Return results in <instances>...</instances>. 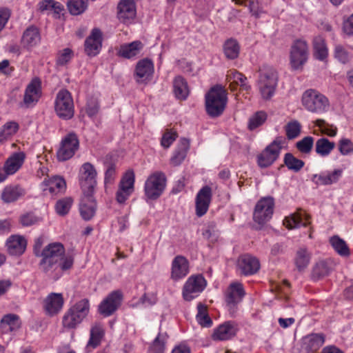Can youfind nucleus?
I'll use <instances>...</instances> for the list:
<instances>
[{
  "label": "nucleus",
  "mask_w": 353,
  "mask_h": 353,
  "mask_svg": "<svg viewBox=\"0 0 353 353\" xmlns=\"http://www.w3.org/2000/svg\"><path fill=\"white\" fill-rule=\"evenodd\" d=\"M238 267L242 274L249 275L256 273L259 270L260 265L258 259L255 257L244 254L239 257Z\"/></svg>",
  "instance_id": "nucleus-31"
},
{
  "label": "nucleus",
  "mask_w": 353,
  "mask_h": 353,
  "mask_svg": "<svg viewBox=\"0 0 353 353\" xmlns=\"http://www.w3.org/2000/svg\"><path fill=\"white\" fill-rule=\"evenodd\" d=\"M64 300L62 294L52 292L43 301V309L49 316L57 314L63 308Z\"/></svg>",
  "instance_id": "nucleus-25"
},
{
  "label": "nucleus",
  "mask_w": 353,
  "mask_h": 353,
  "mask_svg": "<svg viewBox=\"0 0 353 353\" xmlns=\"http://www.w3.org/2000/svg\"><path fill=\"white\" fill-rule=\"evenodd\" d=\"M41 42V34L39 29L31 26L28 28L21 39V46L26 50H31L37 46Z\"/></svg>",
  "instance_id": "nucleus-30"
},
{
  "label": "nucleus",
  "mask_w": 353,
  "mask_h": 353,
  "mask_svg": "<svg viewBox=\"0 0 353 353\" xmlns=\"http://www.w3.org/2000/svg\"><path fill=\"white\" fill-rule=\"evenodd\" d=\"M74 259L72 256L63 254L58 264L53 269L57 270L59 268L61 270H67L72 268Z\"/></svg>",
  "instance_id": "nucleus-64"
},
{
  "label": "nucleus",
  "mask_w": 353,
  "mask_h": 353,
  "mask_svg": "<svg viewBox=\"0 0 353 353\" xmlns=\"http://www.w3.org/2000/svg\"><path fill=\"white\" fill-rule=\"evenodd\" d=\"M173 90L175 97L180 100H185L190 92L186 81L181 76L174 79Z\"/></svg>",
  "instance_id": "nucleus-42"
},
{
  "label": "nucleus",
  "mask_w": 353,
  "mask_h": 353,
  "mask_svg": "<svg viewBox=\"0 0 353 353\" xmlns=\"http://www.w3.org/2000/svg\"><path fill=\"white\" fill-rule=\"evenodd\" d=\"M330 243L334 250L341 256H346L350 255V249L345 241L339 236H333L330 239Z\"/></svg>",
  "instance_id": "nucleus-48"
},
{
  "label": "nucleus",
  "mask_w": 353,
  "mask_h": 353,
  "mask_svg": "<svg viewBox=\"0 0 353 353\" xmlns=\"http://www.w3.org/2000/svg\"><path fill=\"white\" fill-rule=\"evenodd\" d=\"M143 48V44L140 41H134L121 45L119 49V56L130 59L136 58Z\"/></svg>",
  "instance_id": "nucleus-33"
},
{
  "label": "nucleus",
  "mask_w": 353,
  "mask_h": 353,
  "mask_svg": "<svg viewBox=\"0 0 353 353\" xmlns=\"http://www.w3.org/2000/svg\"><path fill=\"white\" fill-rule=\"evenodd\" d=\"M312 254L305 248H301L296 252L294 262L299 271H303L310 263Z\"/></svg>",
  "instance_id": "nucleus-38"
},
{
  "label": "nucleus",
  "mask_w": 353,
  "mask_h": 353,
  "mask_svg": "<svg viewBox=\"0 0 353 353\" xmlns=\"http://www.w3.org/2000/svg\"><path fill=\"white\" fill-rule=\"evenodd\" d=\"M40 221L41 219L30 212L23 213L19 217V222L23 228L32 226Z\"/></svg>",
  "instance_id": "nucleus-53"
},
{
  "label": "nucleus",
  "mask_w": 353,
  "mask_h": 353,
  "mask_svg": "<svg viewBox=\"0 0 353 353\" xmlns=\"http://www.w3.org/2000/svg\"><path fill=\"white\" fill-rule=\"evenodd\" d=\"M309 48L305 41L296 40L291 46L290 51V63L292 68L299 70L307 61Z\"/></svg>",
  "instance_id": "nucleus-9"
},
{
  "label": "nucleus",
  "mask_w": 353,
  "mask_h": 353,
  "mask_svg": "<svg viewBox=\"0 0 353 353\" xmlns=\"http://www.w3.org/2000/svg\"><path fill=\"white\" fill-rule=\"evenodd\" d=\"M343 175L342 169L325 170L311 176V181L316 185H330L336 183Z\"/></svg>",
  "instance_id": "nucleus-21"
},
{
  "label": "nucleus",
  "mask_w": 353,
  "mask_h": 353,
  "mask_svg": "<svg viewBox=\"0 0 353 353\" xmlns=\"http://www.w3.org/2000/svg\"><path fill=\"white\" fill-rule=\"evenodd\" d=\"M154 66L152 60L145 58L139 61L134 70V79L139 83L146 84L152 80Z\"/></svg>",
  "instance_id": "nucleus-17"
},
{
  "label": "nucleus",
  "mask_w": 353,
  "mask_h": 353,
  "mask_svg": "<svg viewBox=\"0 0 353 353\" xmlns=\"http://www.w3.org/2000/svg\"><path fill=\"white\" fill-rule=\"evenodd\" d=\"M324 342L325 337L322 334H311L305 336L303 339V346L308 352L318 350Z\"/></svg>",
  "instance_id": "nucleus-37"
},
{
  "label": "nucleus",
  "mask_w": 353,
  "mask_h": 353,
  "mask_svg": "<svg viewBox=\"0 0 353 353\" xmlns=\"http://www.w3.org/2000/svg\"><path fill=\"white\" fill-rule=\"evenodd\" d=\"M274 201L270 196L261 198L256 204L253 212V220L260 225L269 221L273 215Z\"/></svg>",
  "instance_id": "nucleus-10"
},
{
  "label": "nucleus",
  "mask_w": 353,
  "mask_h": 353,
  "mask_svg": "<svg viewBox=\"0 0 353 353\" xmlns=\"http://www.w3.org/2000/svg\"><path fill=\"white\" fill-rule=\"evenodd\" d=\"M79 210L83 219L87 221L91 219L96 210V202L93 197L90 195L83 196L80 203Z\"/></svg>",
  "instance_id": "nucleus-34"
},
{
  "label": "nucleus",
  "mask_w": 353,
  "mask_h": 353,
  "mask_svg": "<svg viewBox=\"0 0 353 353\" xmlns=\"http://www.w3.org/2000/svg\"><path fill=\"white\" fill-rule=\"evenodd\" d=\"M223 52L228 59H235L239 57L240 46L236 40L230 39L225 42Z\"/></svg>",
  "instance_id": "nucleus-46"
},
{
  "label": "nucleus",
  "mask_w": 353,
  "mask_h": 353,
  "mask_svg": "<svg viewBox=\"0 0 353 353\" xmlns=\"http://www.w3.org/2000/svg\"><path fill=\"white\" fill-rule=\"evenodd\" d=\"M103 334L104 332L101 325L96 323L92 325L90 330V339L86 345L87 350L90 351L97 347L100 344Z\"/></svg>",
  "instance_id": "nucleus-41"
},
{
  "label": "nucleus",
  "mask_w": 353,
  "mask_h": 353,
  "mask_svg": "<svg viewBox=\"0 0 353 353\" xmlns=\"http://www.w3.org/2000/svg\"><path fill=\"white\" fill-rule=\"evenodd\" d=\"M245 294L243 285L239 282L230 284L224 293L225 301L229 313L233 316Z\"/></svg>",
  "instance_id": "nucleus-11"
},
{
  "label": "nucleus",
  "mask_w": 353,
  "mask_h": 353,
  "mask_svg": "<svg viewBox=\"0 0 353 353\" xmlns=\"http://www.w3.org/2000/svg\"><path fill=\"white\" fill-rule=\"evenodd\" d=\"M334 57L339 61L345 63L350 59V54L344 46L339 44L334 48Z\"/></svg>",
  "instance_id": "nucleus-62"
},
{
  "label": "nucleus",
  "mask_w": 353,
  "mask_h": 353,
  "mask_svg": "<svg viewBox=\"0 0 353 353\" xmlns=\"http://www.w3.org/2000/svg\"><path fill=\"white\" fill-rule=\"evenodd\" d=\"M212 198V190L209 186L203 187L195 199L196 214L201 217L208 211Z\"/></svg>",
  "instance_id": "nucleus-24"
},
{
  "label": "nucleus",
  "mask_w": 353,
  "mask_h": 353,
  "mask_svg": "<svg viewBox=\"0 0 353 353\" xmlns=\"http://www.w3.org/2000/svg\"><path fill=\"white\" fill-rule=\"evenodd\" d=\"M134 0H121L118 5V17L123 23H130L136 17Z\"/></svg>",
  "instance_id": "nucleus-29"
},
{
  "label": "nucleus",
  "mask_w": 353,
  "mask_h": 353,
  "mask_svg": "<svg viewBox=\"0 0 353 353\" xmlns=\"http://www.w3.org/2000/svg\"><path fill=\"white\" fill-rule=\"evenodd\" d=\"M189 148V141L186 139H182L180 141L179 145L170 159V163L174 166L179 165L185 159Z\"/></svg>",
  "instance_id": "nucleus-39"
},
{
  "label": "nucleus",
  "mask_w": 353,
  "mask_h": 353,
  "mask_svg": "<svg viewBox=\"0 0 353 353\" xmlns=\"http://www.w3.org/2000/svg\"><path fill=\"white\" fill-rule=\"evenodd\" d=\"M41 188L45 195L54 196L64 192L66 183L62 177L55 176L45 179L41 184Z\"/></svg>",
  "instance_id": "nucleus-20"
},
{
  "label": "nucleus",
  "mask_w": 353,
  "mask_h": 353,
  "mask_svg": "<svg viewBox=\"0 0 353 353\" xmlns=\"http://www.w3.org/2000/svg\"><path fill=\"white\" fill-rule=\"evenodd\" d=\"M314 141V139L312 137H305L296 143V148L301 152L308 154L312 149Z\"/></svg>",
  "instance_id": "nucleus-60"
},
{
  "label": "nucleus",
  "mask_w": 353,
  "mask_h": 353,
  "mask_svg": "<svg viewBox=\"0 0 353 353\" xmlns=\"http://www.w3.org/2000/svg\"><path fill=\"white\" fill-rule=\"evenodd\" d=\"M41 81L35 77L28 84L23 96V103L26 107L34 105L41 97Z\"/></svg>",
  "instance_id": "nucleus-18"
},
{
  "label": "nucleus",
  "mask_w": 353,
  "mask_h": 353,
  "mask_svg": "<svg viewBox=\"0 0 353 353\" xmlns=\"http://www.w3.org/2000/svg\"><path fill=\"white\" fill-rule=\"evenodd\" d=\"M196 319L199 324L203 327H210L212 324V321L208 314L207 306L202 303L197 304V314Z\"/></svg>",
  "instance_id": "nucleus-47"
},
{
  "label": "nucleus",
  "mask_w": 353,
  "mask_h": 353,
  "mask_svg": "<svg viewBox=\"0 0 353 353\" xmlns=\"http://www.w3.org/2000/svg\"><path fill=\"white\" fill-rule=\"evenodd\" d=\"M99 94L95 93L92 95H88L86 99V103L82 111L84 112L90 118H94L98 114L99 105Z\"/></svg>",
  "instance_id": "nucleus-40"
},
{
  "label": "nucleus",
  "mask_w": 353,
  "mask_h": 353,
  "mask_svg": "<svg viewBox=\"0 0 353 353\" xmlns=\"http://www.w3.org/2000/svg\"><path fill=\"white\" fill-rule=\"evenodd\" d=\"M205 108L212 117L220 116L224 111L227 101V92L221 85L212 87L205 94Z\"/></svg>",
  "instance_id": "nucleus-1"
},
{
  "label": "nucleus",
  "mask_w": 353,
  "mask_h": 353,
  "mask_svg": "<svg viewBox=\"0 0 353 353\" xmlns=\"http://www.w3.org/2000/svg\"><path fill=\"white\" fill-rule=\"evenodd\" d=\"M20 326L19 317L16 314H10L4 316L1 321L0 327L3 332H12Z\"/></svg>",
  "instance_id": "nucleus-44"
},
{
  "label": "nucleus",
  "mask_w": 353,
  "mask_h": 353,
  "mask_svg": "<svg viewBox=\"0 0 353 353\" xmlns=\"http://www.w3.org/2000/svg\"><path fill=\"white\" fill-rule=\"evenodd\" d=\"M26 154L19 151L12 153L0 168V183L4 182L9 176L14 174L23 165Z\"/></svg>",
  "instance_id": "nucleus-13"
},
{
  "label": "nucleus",
  "mask_w": 353,
  "mask_h": 353,
  "mask_svg": "<svg viewBox=\"0 0 353 353\" xmlns=\"http://www.w3.org/2000/svg\"><path fill=\"white\" fill-rule=\"evenodd\" d=\"M168 335L165 333H159L149 347V353H163Z\"/></svg>",
  "instance_id": "nucleus-49"
},
{
  "label": "nucleus",
  "mask_w": 353,
  "mask_h": 353,
  "mask_svg": "<svg viewBox=\"0 0 353 353\" xmlns=\"http://www.w3.org/2000/svg\"><path fill=\"white\" fill-rule=\"evenodd\" d=\"M88 0H69L68 8L70 12L73 15H78L83 13L87 8Z\"/></svg>",
  "instance_id": "nucleus-52"
},
{
  "label": "nucleus",
  "mask_w": 353,
  "mask_h": 353,
  "mask_svg": "<svg viewBox=\"0 0 353 353\" xmlns=\"http://www.w3.org/2000/svg\"><path fill=\"white\" fill-rule=\"evenodd\" d=\"M73 201L70 197H66L59 200L55 205L56 212L58 214L63 216L68 213Z\"/></svg>",
  "instance_id": "nucleus-54"
},
{
  "label": "nucleus",
  "mask_w": 353,
  "mask_h": 353,
  "mask_svg": "<svg viewBox=\"0 0 353 353\" xmlns=\"http://www.w3.org/2000/svg\"><path fill=\"white\" fill-rule=\"evenodd\" d=\"M226 80L232 88L234 85H236L240 86L243 90L248 91L250 89L247 78L237 70H228L226 74Z\"/></svg>",
  "instance_id": "nucleus-36"
},
{
  "label": "nucleus",
  "mask_w": 353,
  "mask_h": 353,
  "mask_svg": "<svg viewBox=\"0 0 353 353\" xmlns=\"http://www.w3.org/2000/svg\"><path fill=\"white\" fill-rule=\"evenodd\" d=\"M314 56L321 61H325L328 57V48L325 38L321 35L316 36L312 41Z\"/></svg>",
  "instance_id": "nucleus-35"
},
{
  "label": "nucleus",
  "mask_w": 353,
  "mask_h": 353,
  "mask_svg": "<svg viewBox=\"0 0 353 353\" xmlns=\"http://www.w3.org/2000/svg\"><path fill=\"white\" fill-rule=\"evenodd\" d=\"M65 254V248L61 243H51L46 246L41 252L42 259L40 262L41 268L49 272L57 265Z\"/></svg>",
  "instance_id": "nucleus-4"
},
{
  "label": "nucleus",
  "mask_w": 353,
  "mask_h": 353,
  "mask_svg": "<svg viewBox=\"0 0 353 353\" xmlns=\"http://www.w3.org/2000/svg\"><path fill=\"white\" fill-rule=\"evenodd\" d=\"M284 130L288 139H294L299 136L301 131V125L297 120H292L287 123Z\"/></svg>",
  "instance_id": "nucleus-51"
},
{
  "label": "nucleus",
  "mask_w": 353,
  "mask_h": 353,
  "mask_svg": "<svg viewBox=\"0 0 353 353\" xmlns=\"http://www.w3.org/2000/svg\"><path fill=\"white\" fill-rule=\"evenodd\" d=\"M19 130V125L14 121L7 122L0 129V143L6 141L7 139L14 135Z\"/></svg>",
  "instance_id": "nucleus-50"
},
{
  "label": "nucleus",
  "mask_w": 353,
  "mask_h": 353,
  "mask_svg": "<svg viewBox=\"0 0 353 353\" xmlns=\"http://www.w3.org/2000/svg\"><path fill=\"white\" fill-rule=\"evenodd\" d=\"M79 148V140L74 134H69L61 141L57 156L59 161H64L73 157Z\"/></svg>",
  "instance_id": "nucleus-15"
},
{
  "label": "nucleus",
  "mask_w": 353,
  "mask_h": 353,
  "mask_svg": "<svg viewBox=\"0 0 353 353\" xmlns=\"http://www.w3.org/2000/svg\"><path fill=\"white\" fill-rule=\"evenodd\" d=\"M189 262L188 259L181 255L174 258L171 265V279L174 281H179L183 279L189 273Z\"/></svg>",
  "instance_id": "nucleus-26"
},
{
  "label": "nucleus",
  "mask_w": 353,
  "mask_h": 353,
  "mask_svg": "<svg viewBox=\"0 0 353 353\" xmlns=\"http://www.w3.org/2000/svg\"><path fill=\"white\" fill-rule=\"evenodd\" d=\"M284 139L283 137H276L269 144L257 157V163L261 168L270 166L279 157Z\"/></svg>",
  "instance_id": "nucleus-8"
},
{
  "label": "nucleus",
  "mask_w": 353,
  "mask_h": 353,
  "mask_svg": "<svg viewBox=\"0 0 353 353\" xmlns=\"http://www.w3.org/2000/svg\"><path fill=\"white\" fill-rule=\"evenodd\" d=\"M277 81L278 75L274 69L268 68L261 72L258 81V86L263 99H269L274 95Z\"/></svg>",
  "instance_id": "nucleus-7"
},
{
  "label": "nucleus",
  "mask_w": 353,
  "mask_h": 353,
  "mask_svg": "<svg viewBox=\"0 0 353 353\" xmlns=\"http://www.w3.org/2000/svg\"><path fill=\"white\" fill-rule=\"evenodd\" d=\"M116 166L114 163H108L105 165V185L112 184L116 179Z\"/></svg>",
  "instance_id": "nucleus-63"
},
{
  "label": "nucleus",
  "mask_w": 353,
  "mask_h": 353,
  "mask_svg": "<svg viewBox=\"0 0 353 353\" xmlns=\"http://www.w3.org/2000/svg\"><path fill=\"white\" fill-rule=\"evenodd\" d=\"M26 194V190L19 184H9L1 190L0 199L3 203L10 204L22 199Z\"/></svg>",
  "instance_id": "nucleus-19"
},
{
  "label": "nucleus",
  "mask_w": 353,
  "mask_h": 353,
  "mask_svg": "<svg viewBox=\"0 0 353 353\" xmlns=\"http://www.w3.org/2000/svg\"><path fill=\"white\" fill-rule=\"evenodd\" d=\"M102 35L99 29H94L85 41V50L89 56H96L101 49Z\"/></svg>",
  "instance_id": "nucleus-28"
},
{
  "label": "nucleus",
  "mask_w": 353,
  "mask_h": 353,
  "mask_svg": "<svg viewBox=\"0 0 353 353\" xmlns=\"http://www.w3.org/2000/svg\"><path fill=\"white\" fill-rule=\"evenodd\" d=\"M134 173L132 170L127 171L121 179L116 193V199L119 203H124L134 190Z\"/></svg>",
  "instance_id": "nucleus-14"
},
{
  "label": "nucleus",
  "mask_w": 353,
  "mask_h": 353,
  "mask_svg": "<svg viewBox=\"0 0 353 353\" xmlns=\"http://www.w3.org/2000/svg\"><path fill=\"white\" fill-rule=\"evenodd\" d=\"M330 268L326 261L318 262L313 268L312 275L315 279H320L329 274Z\"/></svg>",
  "instance_id": "nucleus-59"
},
{
  "label": "nucleus",
  "mask_w": 353,
  "mask_h": 353,
  "mask_svg": "<svg viewBox=\"0 0 353 353\" xmlns=\"http://www.w3.org/2000/svg\"><path fill=\"white\" fill-rule=\"evenodd\" d=\"M27 244V239L20 234H12L6 241V247L8 254L17 256H21L25 252Z\"/></svg>",
  "instance_id": "nucleus-22"
},
{
  "label": "nucleus",
  "mask_w": 353,
  "mask_h": 353,
  "mask_svg": "<svg viewBox=\"0 0 353 353\" xmlns=\"http://www.w3.org/2000/svg\"><path fill=\"white\" fill-rule=\"evenodd\" d=\"M122 299L123 294L121 291H113L99 304V312L104 316H110L120 306Z\"/></svg>",
  "instance_id": "nucleus-16"
},
{
  "label": "nucleus",
  "mask_w": 353,
  "mask_h": 353,
  "mask_svg": "<svg viewBox=\"0 0 353 353\" xmlns=\"http://www.w3.org/2000/svg\"><path fill=\"white\" fill-rule=\"evenodd\" d=\"M207 281L201 274L190 276L183 288V297L185 301H190L196 298L206 288Z\"/></svg>",
  "instance_id": "nucleus-12"
},
{
  "label": "nucleus",
  "mask_w": 353,
  "mask_h": 353,
  "mask_svg": "<svg viewBox=\"0 0 353 353\" xmlns=\"http://www.w3.org/2000/svg\"><path fill=\"white\" fill-rule=\"evenodd\" d=\"M284 161L286 166L290 169L296 172L300 170L304 165L302 160L295 158L292 154L287 153L285 155Z\"/></svg>",
  "instance_id": "nucleus-56"
},
{
  "label": "nucleus",
  "mask_w": 353,
  "mask_h": 353,
  "mask_svg": "<svg viewBox=\"0 0 353 353\" xmlns=\"http://www.w3.org/2000/svg\"><path fill=\"white\" fill-rule=\"evenodd\" d=\"M266 119L267 115L265 112L263 111L257 112L249 119V129L251 130L256 129L259 126L261 125L265 121Z\"/></svg>",
  "instance_id": "nucleus-58"
},
{
  "label": "nucleus",
  "mask_w": 353,
  "mask_h": 353,
  "mask_svg": "<svg viewBox=\"0 0 353 353\" xmlns=\"http://www.w3.org/2000/svg\"><path fill=\"white\" fill-rule=\"evenodd\" d=\"M54 110L59 117L70 119L74 116V103L69 91L62 89L59 91L54 101Z\"/></svg>",
  "instance_id": "nucleus-6"
},
{
  "label": "nucleus",
  "mask_w": 353,
  "mask_h": 353,
  "mask_svg": "<svg viewBox=\"0 0 353 353\" xmlns=\"http://www.w3.org/2000/svg\"><path fill=\"white\" fill-rule=\"evenodd\" d=\"M166 185V178L161 172H155L146 179L144 192L147 200H155L163 193Z\"/></svg>",
  "instance_id": "nucleus-5"
},
{
  "label": "nucleus",
  "mask_w": 353,
  "mask_h": 353,
  "mask_svg": "<svg viewBox=\"0 0 353 353\" xmlns=\"http://www.w3.org/2000/svg\"><path fill=\"white\" fill-rule=\"evenodd\" d=\"M315 127L318 128L322 134L330 137H334L338 133V128L336 125L327 123L324 119H317L313 121Z\"/></svg>",
  "instance_id": "nucleus-45"
},
{
  "label": "nucleus",
  "mask_w": 353,
  "mask_h": 353,
  "mask_svg": "<svg viewBox=\"0 0 353 353\" xmlns=\"http://www.w3.org/2000/svg\"><path fill=\"white\" fill-rule=\"evenodd\" d=\"M338 148L341 155H351L353 154V142L347 138H343L339 141Z\"/></svg>",
  "instance_id": "nucleus-61"
},
{
  "label": "nucleus",
  "mask_w": 353,
  "mask_h": 353,
  "mask_svg": "<svg viewBox=\"0 0 353 353\" xmlns=\"http://www.w3.org/2000/svg\"><path fill=\"white\" fill-rule=\"evenodd\" d=\"M97 171L90 163H85L80 170L79 181L83 190L90 191L96 185Z\"/></svg>",
  "instance_id": "nucleus-23"
},
{
  "label": "nucleus",
  "mask_w": 353,
  "mask_h": 353,
  "mask_svg": "<svg viewBox=\"0 0 353 353\" xmlns=\"http://www.w3.org/2000/svg\"><path fill=\"white\" fill-rule=\"evenodd\" d=\"M335 148V143L325 137H321L315 143V152L321 157L329 156Z\"/></svg>",
  "instance_id": "nucleus-43"
},
{
  "label": "nucleus",
  "mask_w": 353,
  "mask_h": 353,
  "mask_svg": "<svg viewBox=\"0 0 353 353\" xmlns=\"http://www.w3.org/2000/svg\"><path fill=\"white\" fill-rule=\"evenodd\" d=\"M301 104L307 111L318 114L327 112L330 106L327 97L314 89H308L303 93Z\"/></svg>",
  "instance_id": "nucleus-2"
},
{
  "label": "nucleus",
  "mask_w": 353,
  "mask_h": 353,
  "mask_svg": "<svg viewBox=\"0 0 353 353\" xmlns=\"http://www.w3.org/2000/svg\"><path fill=\"white\" fill-rule=\"evenodd\" d=\"M238 330V325L235 322L226 321L214 330L212 337L218 341L228 340L236 335Z\"/></svg>",
  "instance_id": "nucleus-27"
},
{
  "label": "nucleus",
  "mask_w": 353,
  "mask_h": 353,
  "mask_svg": "<svg viewBox=\"0 0 353 353\" xmlns=\"http://www.w3.org/2000/svg\"><path fill=\"white\" fill-rule=\"evenodd\" d=\"M73 51L68 48L60 50L57 55L56 63L59 66H63L68 64L73 57Z\"/></svg>",
  "instance_id": "nucleus-55"
},
{
  "label": "nucleus",
  "mask_w": 353,
  "mask_h": 353,
  "mask_svg": "<svg viewBox=\"0 0 353 353\" xmlns=\"http://www.w3.org/2000/svg\"><path fill=\"white\" fill-rule=\"evenodd\" d=\"M308 219L309 216L305 212L298 210L285 216L283 223L288 229L292 230L301 226H306L309 223Z\"/></svg>",
  "instance_id": "nucleus-32"
},
{
  "label": "nucleus",
  "mask_w": 353,
  "mask_h": 353,
  "mask_svg": "<svg viewBox=\"0 0 353 353\" xmlns=\"http://www.w3.org/2000/svg\"><path fill=\"white\" fill-rule=\"evenodd\" d=\"M89 312L90 303L88 299H83L77 301L63 315V327L68 329L77 327L87 317Z\"/></svg>",
  "instance_id": "nucleus-3"
},
{
  "label": "nucleus",
  "mask_w": 353,
  "mask_h": 353,
  "mask_svg": "<svg viewBox=\"0 0 353 353\" xmlns=\"http://www.w3.org/2000/svg\"><path fill=\"white\" fill-rule=\"evenodd\" d=\"M39 8L41 11L54 10V12L57 14H59L63 10L61 4L54 0L41 1L39 3Z\"/></svg>",
  "instance_id": "nucleus-57"
}]
</instances>
